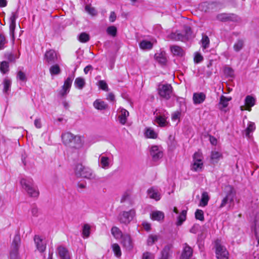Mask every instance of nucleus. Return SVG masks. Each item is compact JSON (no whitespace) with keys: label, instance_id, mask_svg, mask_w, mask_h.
<instances>
[{"label":"nucleus","instance_id":"24","mask_svg":"<svg viewBox=\"0 0 259 259\" xmlns=\"http://www.w3.org/2000/svg\"><path fill=\"white\" fill-rule=\"evenodd\" d=\"M231 100V98H227L223 95L221 96L219 104V108L221 110L227 107L228 105L229 102Z\"/></svg>","mask_w":259,"mask_h":259},{"label":"nucleus","instance_id":"1","mask_svg":"<svg viewBox=\"0 0 259 259\" xmlns=\"http://www.w3.org/2000/svg\"><path fill=\"white\" fill-rule=\"evenodd\" d=\"M61 137L63 143L70 147L77 148L81 146L83 144L81 136H75L70 132L63 134Z\"/></svg>","mask_w":259,"mask_h":259},{"label":"nucleus","instance_id":"41","mask_svg":"<svg viewBox=\"0 0 259 259\" xmlns=\"http://www.w3.org/2000/svg\"><path fill=\"white\" fill-rule=\"evenodd\" d=\"M9 62L4 61L0 63V70L2 73L5 74L9 71Z\"/></svg>","mask_w":259,"mask_h":259},{"label":"nucleus","instance_id":"56","mask_svg":"<svg viewBox=\"0 0 259 259\" xmlns=\"http://www.w3.org/2000/svg\"><path fill=\"white\" fill-rule=\"evenodd\" d=\"M85 10L87 12H88L89 14H90L92 15H94L96 14L95 9L89 5H87L85 6Z\"/></svg>","mask_w":259,"mask_h":259},{"label":"nucleus","instance_id":"37","mask_svg":"<svg viewBox=\"0 0 259 259\" xmlns=\"http://www.w3.org/2000/svg\"><path fill=\"white\" fill-rule=\"evenodd\" d=\"M111 233L113 236L116 239L121 238L123 235L121 231L116 227H113L111 229Z\"/></svg>","mask_w":259,"mask_h":259},{"label":"nucleus","instance_id":"6","mask_svg":"<svg viewBox=\"0 0 259 259\" xmlns=\"http://www.w3.org/2000/svg\"><path fill=\"white\" fill-rule=\"evenodd\" d=\"M202 159V153L199 152H195L193 156V164L191 166V169L195 171H202L203 167Z\"/></svg>","mask_w":259,"mask_h":259},{"label":"nucleus","instance_id":"8","mask_svg":"<svg viewBox=\"0 0 259 259\" xmlns=\"http://www.w3.org/2000/svg\"><path fill=\"white\" fill-rule=\"evenodd\" d=\"M172 91V88L169 84H160L158 87L159 96L166 100L170 98Z\"/></svg>","mask_w":259,"mask_h":259},{"label":"nucleus","instance_id":"27","mask_svg":"<svg viewBox=\"0 0 259 259\" xmlns=\"http://www.w3.org/2000/svg\"><path fill=\"white\" fill-rule=\"evenodd\" d=\"M255 103V99L251 96L248 95L245 99V103L247 106L246 109L248 111L251 110V107L253 106Z\"/></svg>","mask_w":259,"mask_h":259},{"label":"nucleus","instance_id":"14","mask_svg":"<svg viewBox=\"0 0 259 259\" xmlns=\"http://www.w3.org/2000/svg\"><path fill=\"white\" fill-rule=\"evenodd\" d=\"M193 252V249L187 243H184L181 259H190L192 256Z\"/></svg>","mask_w":259,"mask_h":259},{"label":"nucleus","instance_id":"35","mask_svg":"<svg viewBox=\"0 0 259 259\" xmlns=\"http://www.w3.org/2000/svg\"><path fill=\"white\" fill-rule=\"evenodd\" d=\"M244 45V42L243 40L239 39L234 44L233 46L234 50L236 52H239L240 50L242 49Z\"/></svg>","mask_w":259,"mask_h":259},{"label":"nucleus","instance_id":"62","mask_svg":"<svg viewBox=\"0 0 259 259\" xmlns=\"http://www.w3.org/2000/svg\"><path fill=\"white\" fill-rule=\"evenodd\" d=\"M114 99H115L114 95H113V93H110L108 94L107 97V100H110L111 101H113L114 100Z\"/></svg>","mask_w":259,"mask_h":259},{"label":"nucleus","instance_id":"64","mask_svg":"<svg viewBox=\"0 0 259 259\" xmlns=\"http://www.w3.org/2000/svg\"><path fill=\"white\" fill-rule=\"evenodd\" d=\"M225 71V72L228 73L230 76H232L233 73V70L230 67L226 68Z\"/></svg>","mask_w":259,"mask_h":259},{"label":"nucleus","instance_id":"25","mask_svg":"<svg viewBox=\"0 0 259 259\" xmlns=\"http://www.w3.org/2000/svg\"><path fill=\"white\" fill-rule=\"evenodd\" d=\"M20 53L18 54H15L13 52H7L5 54V58L7 59L9 62L14 63L16 59L19 58Z\"/></svg>","mask_w":259,"mask_h":259},{"label":"nucleus","instance_id":"45","mask_svg":"<svg viewBox=\"0 0 259 259\" xmlns=\"http://www.w3.org/2000/svg\"><path fill=\"white\" fill-rule=\"evenodd\" d=\"M78 39L81 42H87L90 40V35L85 32H82L79 34Z\"/></svg>","mask_w":259,"mask_h":259},{"label":"nucleus","instance_id":"16","mask_svg":"<svg viewBox=\"0 0 259 259\" xmlns=\"http://www.w3.org/2000/svg\"><path fill=\"white\" fill-rule=\"evenodd\" d=\"M34 240L37 250L40 252H44L46 250V244L43 240L39 236L35 235Z\"/></svg>","mask_w":259,"mask_h":259},{"label":"nucleus","instance_id":"42","mask_svg":"<svg viewBox=\"0 0 259 259\" xmlns=\"http://www.w3.org/2000/svg\"><path fill=\"white\" fill-rule=\"evenodd\" d=\"M112 248L115 255L117 257H120L121 255V251L119 245L117 243H114L112 245Z\"/></svg>","mask_w":259,"mask_h":259},{"label":"nucleus","instance_id":"5","mask_svg":"<svg viewBox=\"0 0 259 259\" xmlns=\"http://www.w3.org/2000/svg\"><path fill=\"white\" fill-rule=\"evenodd\" d=\"M192 31L190 27H186L184 32H181L179 31H176L175 32H172L170 35V38L176 41H185L191 37Z\"/></svg>","mask_w":259,"mask_h":259},{"label":"nucleus","instance_id":"51","mask_svg":"<svg viewBox=\"0 0 259 259\" xmlns=\"http://www.w3.org/2000/svg\"><path fill=\"white\" fill-rule=\"evenodd\" d=\"M107 32L108 34L115 36L116 34L117 29L114 26H109L107 29Z\"/></svg>","mask_w":259,"mask_h":259},{"label":"nucleus","instance_id":"3","mask_svg":"<svg viewBox=\"0 0 259 259\" xmlns=\"http://www.w3.org/2000/svg\"><path fill=\"white\" fill-rule=\"evenodd\" d=\"M20 184L29 196L38 197L39 191L37 188L34 186L32 180L23 178L20 181Z\"/></svg>","mask_w":259,"mask_h":259},{"label":"nucleus","instance_id":"53","mask_svg":"<svg viewBox=\"0 0 259 259\" xmlns=\"http://www.w3.org/2000/svg\"><path fill=\"white\" fill-rule=\"evenodd\" d=\"M10 259H20L18 254V250L11 249L10 253Z\"/></svg>","mask_w":259,"mask_h":259},{"label":"nucleus","instance_id":"7","mask_svg":"<svg viewBox=\"0 0 259 259\" xmlns=\"http://www.w3.org/2000/svg\"><path fill=\"white\" fill-rule=\"evenodd\" d=\"M136 211L134 209L128 211H123L119 214L118 219L120 223L127 225L133 220Z\"/></svg>","mask_w":259,"mask_h":259},{"label":"nucleus","instance_id":"18","mask_svg":"<svg viewBox=\"0 0 259 259\" xmlns=\"http://www.w3.org/2000/svg\"><path fill=\"white\" fill-rule=\"evenodd\" d=\"M206 96L203 93H195L193 95V100L195 104L203 103L205 100Z\"/></svg>","mask_w":259,"mask_h":259},{"label":"nucleus","instance_id":"55","mask_svg":"<svg viewBox=\"0 0 259 259\" xmlns=\"http://www.w3.org/2000/svg\"><path fill=\"white\" fill-rule=\"evenodd\" d=\"M154 255L149 252H145L143 254L142 259H154Z\"/></svg>","mask_w":259,"mask_h":259},{"label":"nucleus","instance_id":"23","mask_svg":"<svg viewBox=\"0 0 259 259\" xmlns=\"http://www.w3.org/2000/svg\"><path fill=\"white\" fill-rule=\"evenodd\" d=\"M155 58L156 61L162 65L165 64L167 62L166 53L164 52L155 54Z\"/></svg>","mask_w":259,"mask_h":259},{"label":"nucleus","instance_id":"50","mask_svg":"<svg viewBox=\"0 0 259 259\" xmlns=\"http://www.w3.org/2000/svg\"><path fill=\"white\" fill-rule=\"evenodd\" d=\"M16 77L17 79L22 81H26L27 80L26 74L22 71H19L17 72Z\"/></svg>","mask_w":259,"mask_h":259},{"label":"nucleus","instance_id":"43","mask_svg":"<svg viewBox=\"0 0 259 259\" xmlns=\"http://www.w3.org/2000/svg\"><path fill=\"white\" fill-rule=\"evenodd\" d=\"M74 84L76 88L81 89L85 84L84 80L81 77H77L75 80Z\"/></svg>","mask_w":259,"mask_h":259},{"label":"nucleus","instance_id":"38","mask_svg":"<svg viewBox=\"0 0 259 259\" xmlns=\"http://www.w3.org/2000/svg\"><path fill=\"white\" fill-rule=\"evenodd\" d=\"M202 44V48L203 50L208 48L209 46V39L208 37L205 34L202 35V39L201 40Z\"/></svg>","mask_w":259,"mask_h":259},{"label":"nucleus","instance_id":"19","mask_svg":"<svg viewBox=\"0 0 259 259\" xmlns=\"http://www.w3.org/2000/svg\"><path fill=\"white\" fill-rule=\"evenodd\" d=\"M119 113L120 114L118 116L119 122L121 124L124 125L127 121V117L129 115V112L126 110L121 108L119 111Z\"/></svg>","mask_w":259,"mask_h":259},{"label":"nucleus","instance_id":"31","mask_svg":"<svg viewBox=\"0 0 259 259\" xmlns=\"http://www.w3.org/2000/svg\"><path fill=\"white\" fill-rule=\"evenodd\" d=\"M209 199V197L208 193L206 192H203L202 194L200 205L201 206H205L207 205Z\"/></svg>","mask_w":259,"mask_h":259},{"label":"nucleus","instance_id":"2","mask_svg":"<svg viewBox=\"0 0 259 259\" xmlns=\"http://www.w3.org/2000/svg\"><path fill=\"white\" fill-rule=\"evenodd\" d=\"M223 193L225 196L219 206L220 208L225 207L227 204H229L230 207L231 204L234 203V200L236 195V192L234 188L230 185H227L224 187Z\"/></svg>","mask_w":259,"mask_h":259},{"label":"nucleus","instance_id":"52","mask_svg":"<svg viewBox=\"0 0 259 259\" xmlns=\"http://www.w3.org/2000/svg\"><path fill=\"white\" fill-rule=\"evenodd\" d=\"M195 215L197 220H199L201 221L204 220L203 211L202 210L197 209Z\"/></svg>","mask_w":259,"mask_h":259},{"label":"nucleus","instance_id":"13","mask_svg":"<svg viewBox=\"0 0 259 259\" xmlns=\"http://www.w3.org/2000/svg\"><path fill=\"white\" fill-rule=\"evenodd\" d=\"M150 153L154 161H157L163 156L162 151L157 146H152Z\"/></svg>","mask_w":259,"mask_h":259},{"label":"nucleus","instance_id":"46","mask_svg":"<svg viewBox=\"0 0 259 259\" xmlns=\"http://www.w3.org/2000/svg\"><path fill=\"white\" fill-rule=\"evenodd\" d=\"M60 71L61 70L58 65H52L50 68V72L52 75H58Z\"/></svg>","mask_w":259,"mask_h":259},{"label":"nucleus","instance_id":"58","mask_svg":"<svg viewBox=\"0 0 259 259\" xmlns=\"http://www.w3.org/2000/svg\"><path fill=\"white\" fill-rule=\"evenodd\" d=\"M31 213L32 215H33L34 217H37L38 215L39 212L38 208L35 206H33L31 209Z\"/></svg>","mask_w":259,"mask_h":259},{"label":"nucleus","instance_id":"30","mask_svg":"<svg viewBox=\"0 0 259 259\" xmlns=\"http://www.w3.org/2000/svg\"><path fill=\"white\" fill-rule=\"evenodd\" d=\"M145 135L146 137L151 139H156L158 136L157 133L151 127L146 129Z\"/></svg>","mask_w":259,"mask_h":259},{"label":"nucleus","instance_id":"36","mask_svg":"<svg viewBox=\"0 0 259 259\" xmlns=\"http://www.w3.org/2000/svg\"><path fill=\"white\" fill-rule=\"evenodd\" d=\"M20 243V238L18 236H15L11 245V249L18 250Z\"/></svg>","mask_w":259,"mask_h":259},{"label":"nucleus","instance_id":"48","mask_svg":"<svg viewBox=\"0 0 259 259\" xmlns=\"http://www.w3.org/2000/svg\"><path fill=\"white\" fill-rule=\"evenodd\" d=\"M97 84L99 86V88H100L102 90L106 92L109 91L108 84H107L105 80H101L99 81Z\"/></svg>","mask_w":259,"mask_h":259},{"label":"nucleus","instance_id":"40","mask_svg":"<svg viewBox=\"0 0 259 259\" xmlns=\"http://www.w3.org/2000/svg\"><path fill=\"white\" fill-rule=\"evenodd\" d=\"M11 80L8 78H6L4 79V81H3V84H4V89H3V91L4 92H5V93H7L8 92V91H10V88H11Z\"/></svg>","mask_w":259,"mask_h":259},{"label":"nucleus","instance_id":"17","mask_svg":"<svg viewBox=\"0 0 259 259\" xmlns=\"http://www.w3.org/2000/svg\"><path fill=\"white\" fill-rule=\"evenodd\" d=\"M147 194L150 198L155 199L156 201L159 200L161 198L160 194L158 190L154 187L149 189L147 191Z\"/></svg>","mask_w":259,"mask_h":259},{"label":"nucleus","instance_id":"60","mask_svg":"<svg viewBox=\"0 0 259 259\" xmlns=\"http://www.w3.org/2000/svg\"><path fill=\"white\" fill-rule=\"evenodd\" d=\"M34 125L37 128H40L41 127V120L39 118L36 119L34 120Z\"/></svg>","mask_w":259,"mask_h":259},{"label":"nucleus","instance_id":"49","mask_svg":"<svg viewBox=\"0 0 259 259\" xmlns=\"http://www.w3.org/2000/svg\"><path fill=\"white\" fill-rule=\"evenodd\" d=\"M8 40L3 34H0V50L4 49L5 48V45L7 44Z\"/></svg>","mask_w":259,"mask_h":259},{"label":"nucleus","instance_id":"39","mask_svg":"<svg viewBox=\"0 0 259 259\" xmlns=\"http://www.w3.org/2000/svg\"><path fill=\"white\" fill-rule=\"evenodd\" d=\"M159 239V236L157 235L151 234L147 239V244L149 246L152 245Z\"/></svg>","mask_w":259,"mask_h":259},{"label":"nucleus","instance_id":"11","mask_svg":"<svg viewBox=\"0 0 259 259\" xmlns=\"http://www.w3.org/2000/svg\"><path fill=\"white\" fill-rule=\"evenodd\" d=\"M73 78L74 76H69L65 80L64 85L62 87V89L59 92V95L61 97H64L69 93Z\"/></svg>","mask_w":259,"mask_h":259},{"label":"nucleus","instance_id":"47","mask_svg":"<svg viewBox=\"0 0 259 259\" xmlns=\"http://www.w3.org/2000/svg\"><path fill=\"white\" fill-rule=\"evenodd\" d=\"M222 154L218 151H212L211 154V159L214 162H217L221 157Z\"/></svg>","mask_w":259,"mask_h":259},{"label":"nucleus","instance_id":"57","mask_svg":"<svg viewBox=\"0 0 259 259\" xmlns=\"http://www.w3.org/2000/svg\"><path fill=\"white\" fill-rule=\"evenodd\" d=\"M203 59V58L202 56L198 53H197L195 54V57H194V61L197 63H200L201 62Z\"/></svg>","mask_w":259,"mask_h":259},{"label":"nucleus","instance_id":"12","mask_svg":"<svg viewBox=\"0 0 259 259\" xmlns=\"http://www.w3.org/2000/svg\"><path fill=\"white\" fill-rule=\"evenodd\" d=\"M45 60L49 64H53L57 61L56 52L53 50L47 51L45 54Z\"/></svg>","mask_w":259,"mask_h":259},{"label":"nucleus","instance_id":"15","mask_svg":"<svg viewBox=\"0 0 259 259\" xmlns=\"http://www.w3.org/2000/svg\"><path fill=\"white\" fill-rule=\"evenodd\" d=\"M121 244L126 250H131L133 248V243L130 235L124 234L122 236Z\"/></svg>","mask_w":259,"mask_h":259},{"label":"nucleus","instance_id":"26","mask_svg":"<svg viewBox=\"0 0 259 259\" xmlns=\"http://www.w3.org/2000/svg\"><path fill=\"white\" fill-rule=\"evenodd\" d=\"M170 51L175 56H182L184 54L183 49L178 46H171L170 47Z\"/></svg>","mask_w":259,"mask_h":259},{"label":"nucleus","instance_id":"54","mask_svg":"<svg viewBox=\"0 0 259 259\" xmlns=\"http://www.w3.org/2000/svg\"><path fill=\"white\" fill-rule=\"evenodd\" d=\"M217 18L221 21H226L230 19V17L226 14H220L217 16Z\"/></svg>","mask_w":259,"mask_h":259},{"label":"nucleus","instance_id":"9","mask_svg":"<svg viewBox=\"0 0 259 259\" xmlns=\"http://www.w3.org/2000/svg\"><path fill=\"white\" fill-rule=\"evenodd\" d=\"M215 253L218 259H228L229 252L226 247L221 244L220 240L215 242Z\"/></svg>","mask_w":259,"mask_h":259},{"label":"nucleus","instance_id":"29","mask_svg":"<svg viewBox=\"0 0 259 259\" xmlns=\"http://www.w3.org/2000/svg\"><path fill=\"white\" fill-rule=\"evenodd\" d=\"M151 218L153 220L160 221L164 218V213L160 211H155L151 213Z\"/></svg>","mask_w":259,"mask_h":259},{"label":"nucleus","instance_id":"61","mask_svg":"<svg viewBox=\"0 0 259 259\" xmlns=\"http://www.w3.org/2000/svg\"><path fill=\"white\" fill-rule=\"evenodd\" d=\"M116 16L114 12H112L110 13V15L109 17V20L110 21L113 22H114L116 19Z\"/></svg>","mask_w":259,"mask_h":259},{"label":"nucleus","instance_id":"22","mask_svg":"<svg viewBox=\"0 0 259 259\" xmlns=\"http://www.w3.org/2000/svg\"><path fill=\"white\" fill-rule=\"evenodd\" d=\"M94 107L99 110H104L108 108V105L100 99L96 100L93 103Z\"/></svg>","mask_w":259,"mask_h":259},{"label":"nucleus","instance_id":"33","mask_svg":"<svg viewBox=\"0 0 259 259\" xmlns=\"http://www.w3.org/2000/svg\"><path fill=\"white\" fill-rule=\"evenodd\" d=\"M140 47L143 50H150L153 47L152 43L148 40H143L140 43Z\"/></svg>","mask_w":259,"mask_h":259},{"label":"nucleus","instance_id":"44","mask_svg":"<svg viewBox=\"0 0 259 259\" xmlns=\"http://www.w3.org/2000/svg\"><path fill=\"white\" fill-rule=\"evenodd\" d=\"M91 227L89 224H84L82 229V235L84 238H88L90 234Z\"/></svg>","mask_w":259,"mask_h":259},{"label":"nucleus","instance_id":"20","mask_svg":"<svg viewBox=\"0 0 259 259\" xmlns=\"http://www.w3.org/2000/svg\"><path fill=\"white\" fill-rule=\"evenodd\" d=\"M57 250L61 259H70L69 253L66 248L59 246L58 247Z\"/></svg>","mask_w":259,"mask_h":259},{"label":"nucleus","instance_id":"28","mask_svg":"<svg viewBox=\"0 0 259 259\" xmlns=\"http://www.w3.org/2000/svg\"><path fill=\"white\" fill-rule=\"evenodd\" d=\"M100 165L104 169H107L110 167V159L106 156H100Z\"/></svg>","mask_w":259,"mask_h":259},{"label":"nucleus","instance_id":"21","mask_svg":"<svg viewBox=\"0 0 259 259\" xmlns=\"http://www.w3.org/2000/svg\"><path fill=\"white\" fill-rule=\"evenodd\" d=\"M154 121L160 127H164L166 125L167 122L166 121V117L165 115H157L155 116Z\"/></svg>","mask_w":259,"mask_h":259},{"label":"nucleus","instance_id":"59","mask_svg":"<svg viewBox=\"0 0 259 259\" xmlns=\"http://www.w3.org/2000/svg\"><path fill=\"white\" fill-rule=\"evenodd\" d=\"M181 113L179 111L174 112L171 116V119L174 121H176L180 118Z\"/></svg>","mask_w":259,"mask_h":259},{"label":"nucleus","instance_id":"34","mask_svg":"<svg viewBox=\"0 0 259 259\" xmlns=\"http://www.w3.org/2000/svg\"><path fill=\"white\" fill-rule=\"evenodd\" d=\"M255 129V125L254 123L252 122H249L248 126L245 130V135L247 137H250V134L252 133Z\"/></svg>","mask_w":259,"mask_h":259},{"label":"nucleus","instance_id":"63","mask_svg":"<svg viewBox=\"0 0 259 259\" xmlns=\"http://www.w3.org/2000/svg\"><path fill=\"white\" fill-rule=\"evenodd\" d=\"M209 140L211 144L213 145H216L217 143V139L213 137L210 136L209 138Z\"/></svg>","mask_w":259,"mask_h":259},{"label":"nucleus","instance_id":"4","mask_svg":"<svg viewBox=\"0 0 259 259\" xmlns=\"http://www.w3.org/2000/svg\"><path fill=\"white\" fill-rule=\"evenodd\" d=\"M74 171L75 175L77 177L88 179H93L95 178V174L90 168L85 167L80 163L77 164L75 165Z\"/></svg>","mask_w":259,"mask_h":259},{"label":"nucleus","instance_id":"10","mask_svg":"<svg viewBox=\"0 0 259 259\" xmlns=\"http://www.w3.org/2000/svg\"><path fill=\"white\" fill-rule=\"evenodd\" d=\"M18 17L17 12H13L10 18V24L9 26L10 35L11 36L13 42L15 40V30L16 28V20Z\"/></svg>","mask_w":259,"mask_h":259},{"label":"nucleus","instance_id":"32","mask_svg":"<svg viewBox=\"0 0 259 259\" xmlns=\"http://www.w3.org/2000/svg\"><path fill=\"white\" fill-rule=\"evenodd\" d=\"M187 215V211L183 210L178 217V221L176 223L177 226H181L186 220Z\"/></svg>","mask_w":259,"mask_h":259}]
</instances>
